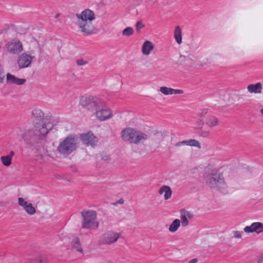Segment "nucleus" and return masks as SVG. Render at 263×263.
Listing matches in <instances>:
<instances>
[{"mask_svg":"<svg viewBox=\"0 0 263 263\" xmlns=\"http://www.w3.org/2000/svg\"><path fill=\"white\" fill-rule=\"evenodd\" d=\"M32 114L36 120L39 121V122H36L34 125V135L40 139L44 138L53 127V124L49 119L44 117V113L40 109L33 110Z\"/></svg>","mask_w":263,"mask_h":263,"instance_id":"1","label":"nucleus"},{"mask_svg":"<svg viewBox=\"0 0 263 263\" xmlns=\"http://www.w3.org/2000/svg\"><path fill=\"white\" fill-rule=\"evenodd\" d=\"M204 178L211 188L214 189L223 194L228 193L227 185L221 174L217 170H212L206 174Z\"/></svg>","mask_w":263,"mask_h":263,"instance_id":"2","label":"nucleus"},{"mask_svg":"<svg viewBox=\"0 0 263 263\" xmlns=\"http://www.w3.org/2000/svg\"><path fill=\"white\" fill-rule=\"evenodd\" d=\"M77 144L78 138L77 136L70 135L67 136L60 142L57 147V151L61 155L67 157L77 149Z\"/></svg>","mask_w":263,"mask_h":263,"instance_id":"3","label":"nucleus"},{"mask_svg":"<svg viewBox=\"0 0 263 263\" xmlns=\"http://www.w3.org/2000/svg\"><path fill=\"white\" fill-rule=\"evenodd\" d=\"M121 135L124 141L135 144H137L141 141L147 138L146 134L131 128L123 129L121 132Z\"/></svg>","mask_w":263,"mask_h":263,"instance_id":"4","label":"nucleus"},{"mask_svg":"<svg viewBox=\"0 0 263 263\" xmlns=\"http://www.w3.org/2000/svg\"><path fill=\"white\" fill-rule=\"evenodd\" d=\"M81 215L83 217L82 227L87 229H96L99 223L96 220L97 214L94 211H82Z\"/></svg>","mask_w":263,"mask_h":263,"instance_id":"5","label":"nucleus"},{"mask_svg":"<svg viewBox=\"0 0 263 263\" xmlns=\"http://www.w3.org/2000/svg\"><path fill=\"white\" fill-rule=\"evenodd\" d=\"M79 30L84 35L87 36L96 33V29L91 22L78 21Z\"/></svg>","mask_w":263,"mask_h":263,"instance_id":"6","label":"nucleus"},{"mask_svg":"<svg viewBox=\"0 0 263 263\" xmlns=\"http://www.w3.org/2000/svg\"><path fill=\"white\" fill-rule=\"evenodd\" d=\"M99 99L92 96H83L80 99V104L88 110L96 108Z\"/></svg>","mask_w":263,"mask_h":263,"instance_id":"7","label":"nucleus"},{"mask_svg":"<svg viewBox=\"0 0 263 263\" xmlns=\"http://www.w3.org/2000/svg\"><path fill=\"white\" fill-rule=\"evenodd\" d=\"M120 234L113 231H107L105 233L99 240L100 244L110 245L117 241Z\"/></svg>","mask_w":263,"mask_h":263,"instance_id":"8","label":"nucleus"},{"mask_svg":"<svg viewBox=\"0 0 263 263\" xmlns=\"http://www.w3.org/2000/svg\"><path fill=\"white\" fill-rule=\"evenodd\" d=\"M35 58L26 53H23L18 58L17 63L19 69L28 68L31 66Z\"/></svg>","mask_w":263,"mask_h":263,"instance_id":"9","label":"nucleus"},{"mask_svg":"<svg viewBox=\"0 0 263 263\" xmlns=\"http://www.w3.org/2000/svg\"><path fill=\"white\" fill-rule=\"evenodd\" d=\"M95 108L96 109V117L100 121H103L110 119L113 116L111 110L106 106L103 107L100 109L97 107Z\"/></svg>","mask_w":263,"mask_h":263,"instance_id":"10","label":"nucleus"},{"mask_svg":"<svg viewBox=\"0 0 263 263\" xmlns=\"http://www.w3.org/2000/svg\"><path fill=\"white\" fill-rule=\"evenodd\" d=\"M80 139L82 142L87 146H91L95 147L98 142V138L91 132L80 135Z\"/></svg>","mask_w":263,"mask_h":263,"instance_id":"11","label":"nucleus"},{"mask_svg":"<svg viewBox=\"0 0 263 263\" xmlns=\"http://www.w3.org/2000/svg\"><path fill=\"white\" fill-rule=\"evenodd\" d=\"M7 51L12 54H18L23 50L22 44L19 41L13 40L6 45Z\"/></svg>","mask_w":263,"mask_h":263,"instance_id":"12","label":"nucleus"},{"mask_svg":"<svg viewBox=\"0 0 263 263\" xmlns=\"http://www.w3.org/2000/svg\"><path fill=\"white\" fill-rule=\"evenodd\" d=\"M76 15L78 21H80L92 22L95 19L94 12L89 9H85L80 13H77Z\"/></svg>","mask_w":263,"mask_h":263,"instance_id":"13","label":"nucleus"},{"mask_svg":"<svg viewBox=\"0 0 263 263\" xmlns=\"http://www.w3.org/2000/svg\"><path fill=\"white\" fill-rule=\"evenodd\" d=\"M243 230L247 233L255 232L260 234L263 232V223L260 222H253L250 226L245 227Z\"/></svg>","mask_w":263,"mask_h":263,"instance_id":"14","label":"nucleus"},{"mask_svg":"<svg viewBox=\"0 0 263 263\" xmlns=\"http://www.w3.org/2000/svg\"><path fill=\"white\" fill-rule=\"evenodd\" d=\"M26 81L25 79H21L15 77L10 73L6 74V82L9 84H14L16 85H22Z\"/></svg>","mask_w":263,"mask_h":263,"instance_id":"15","label":"nucleus"},{"mask_svg":"<svg viewBox=\"0 0 263 263\" xmlns=\"http://www.w3.org/2000/svg\"><path fill=\"white\" fill-rule=\"evenodd\" d=\"M182 145H187L200 148V144L199 142L195 139L183 140L181 142H178L175 144V146L177 147H179Z\"/></svg>","mask_w":263,"mask_h":263,"instance_id":"16","label":"nucleus"},{"mask_svg":"<svg viewBox=\"0 0 263 263\" xmlns=\"http://www.w3.org/2000/svg\"><path fill=\"white\" fill-rule=\"evenodd\" d=\"M262 89V86L260 82L249 84L247 86L248 92L251 93H261Z\"/></svg>","mask_w":263,"mask_h":263,"instance_id":"17","label":"nucleus"},{"mask_svg":"<svg viewBox=\"0 0 263 263\" xmlns=\"http://www.w3.org/2000/svg\"><path fill=\"white\" fill-rule=\"evenodd\" d=\"M12 137L16 140L20 141L22 139L26 140L25 137V132L20 127L15 128L12 132Z\"/></svg>","mask_w":263,"mask_h":263,"instance_id":"18","label":"nucleus"},{"mask_svg":"<svg viewBox=\"0 0 263 263\" xmlns=\"http://www.w3.org/2000/svg\"><path fill=\"white\" fill-rule=\"evenodd\" d=\"M193 215L189 211L185 210L181 211V224L183 227H186L189 224L188 219H191Z\"/></svg>","mask_w":263,"mask_h":263,"instance_id":"19","label":"nucleus"},{"mask_svg":"<svg viewBox=\"0 0 263 263\" xmlns=\"http://www.w3.org/2000/svg\"><path fill=\"white\" fill-rule=\"evenodd\" d=\"M154 48V45L149 41H145L142 47V52L144 55H148L151 53V51H152Z\"/></svg>","mask_w":263,"mask_h":263,"instance_id":"20","label":"nucleus"},{"mask_svg":"<svg viewBox=\"0 0 263 263\" xmlns=\"http://www.w3.org/2000/svg\"><path fill=\"white\" fill-rule=\"evenodd\" d=\"M160 91L165 95L182 94L183 93V91L181 89H175L165 86L161 87Z\"/></svg>","mask_w":263,"mask_h":263,"instance_id":"21","label":"nucleus"},{"mask_svg":"<svg viewBox=\"0 0 263 263\" xmlns=\"http://www.w3.org/2000/svg\"><path fill=\"white\" fill-rule=\"evenodd\" d=\"M159 193L161 195L164 193V199L168 200V199H170L171 198L172 194V192L171 187L169 186L163 185L159 190Z\"/></svg>","mask_w":263,"mask_h":263,"instance_id":"22","label":"nucleus"},{"mask_svg":"<svg viewBox=\"0 0 263 263\" xmlns=\"http://www.w3.org/2000/svg\"><path fill=\"white\" fill-rule=\"evenodd\" d=\"M14 155L13 151H10L9 154L7 156H2L1 160L4 166H9L11 164L12 159Z\"/></svg>","mask_w":263,"mask_h":263,"instance_id":"23","label":"nucleus"},{"mask_svg":"<svg viewBox=\"0 0 263 263\" xmlns=\"http://www.w3.org/2000/svg\"><path fill=\"white\" fill-rule=\"evenodd\" d=\"M174 38L176 42L178 44H181L182 43V31L179 26H177L175 27L174 31Z\"/></svg>","mask_w":263,"mask_h":263,"instance_id":"24","label":"nucleus"},{"mask_svg":"<svg viewBox=\"0 0 263 263\" xmlns=\"http://www.w3.org/2000/svg\"><path fill=\"white\" fill-rule=\"evenodd\" d=\"M205 124L210 127L215 126L218 124V119L214 116L209 117L205 121Z\"/></svg>","mask_w":263,"mask_h":263,"instance_id":"25","label":"nucleus"},{"mask_svg":"<svg viewBox=\"0 0 263 263\" xmlns=\"http://www.w3.org/2000/svg\"><path fill=\"white\" fill-rule=\"evenodd\" d=\"M180 226V221L178 219H176L170 224V227L168 228L169 231L172 233L176 232L178 230Z\"/></svg>","mask_w":263,"mask_h":263,"instance_id":"26","label":"nucleus"},{"mask_svg":"<svg viewBox=\"0 0 263 263\" xmlns=\"http://www.w3.org/2000/svg\"><path fill=\"white\" fill-rule=\"evenodd\" d=\"M72 246L73 248L76 249L77 251L82 253L83 250L78 237H75L73 239L72 241Z\"/></svg>","mask_w":263,"mask_h":263,"instance_id":"27","label":"nucleus"},{"mask_svg":"<svg viewBox=\"0 0 263 263\" xmlns=\"http://www.w3.org/2000/svg\"><path fill=\"white\" fill-rule=\"evenodd\" d=\"M24 209L29 215H30L34 214L36 212L35 209L30 203H29L26 207H24Z\"/></svg>","mask_w":263,"mask_h":263,"instance_id":"28","label":"nucleus"},{"mask_svg":"<svg viewBox=\"0 0 263 263\" xmlns=\"http://www.w3.org/2000/svg\"><path fill=\"white\" fill-rule=\"evenodd\" d=\"M134 30L133 28L130 27H127L125 28L122 31V34L124 36H129L133 34Z\"/></svg>","mask_w":263,"mask_h":263,"instance_id":"29","label":"nucleus"},{"mask_svg":"<svg viewBox=\"0 0 263 263\" xmlns=\"http://www.w3.org/2000/svg\"><path fill=\"white\" fill-rule=\"evenodd\" d=\"M18 204L22 206L24 209V207H26L29 203L26 201H25L24 198H19L18 199Z\"/></svg>","mask_w":263,"mask_h":263,"instance_id":"30","label":"nucleus"},{"mask_svg":"<svg viewBox=\"0 0 263 263\" xmlns=\"http://www.w3.org/2000/svg\"><path fill=\"white\" fill-rule=\"evenodd\" d=\"M76 63L79 66H83L87 63V61L83 59H79L77 60Z\"/></svg>","mask_w":263,"mask_h":263,"instance_id":"31","label":"nucleus"},{"mask_svg":"<svg viewBox=\"0 0 263 263\" xmlns=\"http://www.w3.org/2000/svg\"><path fill=\"white\" fill-rule=\"evenodd\" d=\"M144 27V25L143 24V23L140 22V21H139L137 23H136V30L137 31H139L140 29H141L142 28H143V27Z\"/></svg>","mask_w":263,"mask_h":263,"instance_id":"32","label":"nucleus"},{"mask_svg":"<svg viewBox=\"0 0 263 263\" xmlns=\"http://www.w3.org/2000/svg\"><path fill=\"white\" fill-rule=\"evenodd\" d=\"M3 73V67L0 64V83H3L4 80V76H2V74Z\"/></svg>","mask_w":263,"mask_h":263,"instance_id":"33","label":"nucleus"},{"mask_svg":"<svg viewBox=\"0 0 263 263\" xmlns=\"http://www.w3.org/2000/svg\"><path fill=\"white\" fill-rule=\"evenodd\" d=\"M234 237L236 238H240L241 237V232L238 231H234Z\"/></svg>","mask_w":263,"mask_h":263,"instance_id":"34","label":"nucleus"},{"mask_svg":"<svg viewBox=\"0 0 263 263\" xmlns=\"http://www.w3.org/2000/svg\"><path fill=\"white\" fill-rule=\"evenodd\" d=\"M210 136V132L208 131H202L200 133V136L207 138Z\"/></svg>","mask_w":263,"mask_h":263,"instance_id":"35","label":"nucleus"},{"mask_svg":"<svg viewBox=\"0 0 263 263\" xmlns=\"http://www.w3.org/2000/svg\"><path fill=\"white\" fill-rule=\"evenodd\" d=\"M124 203V200L122 198H121L117 200L116 202L112 203L114 205H117L118 204H123Z\"/></svg>","mask_w":263,"mask_h":263,"instance_id":"36","label":"nucleus"},{"mask_svg":"<svg viewBox=\"0 0 263 263\" xmlns=\"http://www.w3.org/2000/svg\"><path fill=\"white\" fill-rule=\"evenodd\" d=\"M257 263H263V254L259 257Z\"/></svg>","mask_w":263,"mask_h":263,"instance_id":"37","label":"nucleus"},{"mask_svg":"<svg viewBox=\"0 0 263 263\" xmlns=\"http://www.w3.org/2000/svg\"><path fill=\"white\" fill-rule=\"evenodd\" d=\"M198 259L197 258H194L190 260L187 263H197Z\"/></svg>","mask_w":263,"mask_h":263,"instance_id":"38","label":"nucleus"},{"mask_svg":"<svg viewBox=\"0 0 263 263\" xmlns=\"http://www.w3.org/2000/svg\"><path fill=\"white\" fill-rule=\"evenodd\" d=\"M203 124V122H202L201 121H200L199 123V127H200Z\"/></svg>","mask_w":263,"mask_h":263,"instance_id":"39","label":"nucleus"},{"mask_svg":"<svg viewBox=\"0 0 263 263\" xmlns=\"http://www.w3.org/2000/svg\"><path fill=\"white\" fill-rule=\"evenodd\" d=\"M102 159L104 160L105 161H106L108 159V156L103 157H102Z\"/></svg>","mask_w":263,"mask_h":263,"instance_id":"40","label":"nucleus"},{"mask_svg":"<svg viewBox=\"0 0 263 263\" xmlns=\"http://www.w3.org/2000/svg\"><path fill=\"white\" fill-rule=\"evenodd\" d=\"M59 15H60V14H56V15L55 16V18H58V17H59Z\"/></svg>","mask_w":263,"mask_h":263,"instance_id":"41","label":"nucleus"},{"mask_svg":"<svg viewBox=\"0 0 263 263\" xmlns=\"http://www.w3.org/2000/svg\"><path fill=\"white\" fill-rule=\"evenodd\" d=\"M260 113L263 115V108H261L260 110Z\"/></svg>","mask_w":263,"mask_h":263,"instance_id":"42","label":"nucleus"}]
</instances>
